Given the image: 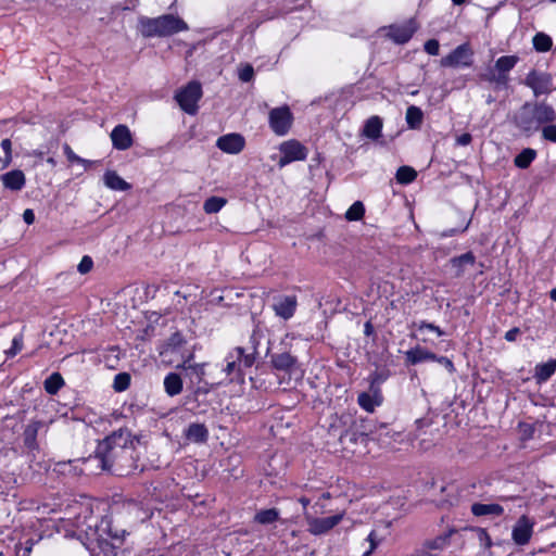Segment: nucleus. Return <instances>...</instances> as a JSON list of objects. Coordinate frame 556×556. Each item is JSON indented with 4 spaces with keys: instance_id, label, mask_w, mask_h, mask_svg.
Listing matches in <instances>:
<instances>
[{
    "instance_id": "7c9ffc66",
    "label": "nucleus",
    "mask_w": 556,
    "mask_h": 556,
    "mask_svg": "<svg viewBox=\"0 0 556 556\" xmlns=\"http://www.w3.org/2000/svg\"><path fill=\"white\" fill-rule=\"evenodd\" d=\"M224 371L229 377L230 382H243L244 376L242 372V366L237 362V359L227 357V365L224 368Z\"/></svg>"
},
{
    "instance_id": "f03ea898",
    "label": "nucleus",
    "mask_w": 556,
    "mask_h": 556,
    "mask_svg": "<svg viewBox=\"0 0 556 556\" xmlns=\"http://www.w3.org/2000/svg\"><path fill=\"white\" fill-rule=\"evenodd\" d=\"M84 460H97L101 470L117 477L128 476L138 468V457L134 450H123L122 452L116 450L114 452L94 451L93 456H89Z\"/></svg>"
},
{
    "instance_id": "a19ab883",
    "label": "nucleus",
    "mask_w": 556,
    "mask_h": 556,
    "mask_svg": "<svg viewBox=\"0 0 556 556\" xmlns=\"http://www.w3.org/2000/svg\"><path fill=\"white\" fill-rule=\"evenodd\" d=\"M130 381H131V376L129 372H126V371L118 372L114 377V381H113L114 391L115 392L126 391L130 386Z\"/></svg>"
},
{
    "instance_id": "4be33fe9",
    "label": "nucleus",
    "mask_w": 556,
    "mask_h": 556,
    "mask_svg": "<svg viewBox=\"0 0 556 556\" xmlns=\"http://www.w3.org/2000/svg\"><path fill=\"white\" fill-rule=\"evenodd\" d=\"M437 354L424 349L421 346H416L408 350L405 353V361L407 364L416 365L425 361H435Z\"/></svg>"
},
{
    "instance_id": "6e6552de",
    "label": "nucleus",
    "mask_w": 556,
    "mask_h": 556,
    "mask_svg": "<svg viewBox=\"0 0 556 556\" xmlns=\"http://www.w3.org/2000/svg\"><path fill=\"white\" fill-rule=\"evenodd\" d=\"M269 127L277 136H285L289 132L293 115L288 105H282L270 110L268 116Z\"/></svg>"
},
{
    "instance_id": "a211bd4d",
    "label": "nucleus",
    "mask_w": 556,
    "mask_h": 556,
    "mask_svg": "<svg viewBox=\"0 0 556 556\" xmlns=\"http://www.w3.org/2000/svg\"><path fill=\"white\" fill-rule=\"evenodd\" d=\"M45 421L42 420H33L28 424L23 431V443L24 446L29 451L39 450V444L37 442L38 431L45 427Z\"/></svg>"
},
{
    "instance_id": "4468645a",
    "label": "nucleus",
    "mask_w": 556,
    "mask_h": 556,
    "mask_svg": "<svg viewBox=\"0 0 556 556\" xmlns=\"http://www.w3.org/2000/svg\"><path fill=\"white\" fill-rule=\"evenodd\" d=\"M245 141L240 134H228L219 137L216 141V147L223 152L229 154H237L244 148Z\"/></svg>"
},
{
    "instance_id": "dca6fc26",
    "label": "nucleus",
    "mask_w": 556,
    "mask_h": 556,
    "mask_svg": "<svg viewBox=\"0 0 556 556\" xmlns=\"http://www.w3.org/2000/svg\"><path fill=\"white\" fill-rule=\"evenodd\" d=\"M111 140L113 148L119 151L129 149L134 143L132 135L128 126L124 124H118L113 128L111 132Z\"/></svg>"
},
{
    "instance_id": "423d86ee",
    "label": "nucleus",
    "mask_w": 556,
    "mask_h": 556,
    "mask_svg": "<svg viewBox=\"0 0 556 556\" xmlns=\"http://www.w3.org/2000/svg\"><path fill=\"white\" fill-rule=\"evenodd\" d=\"M202 98V86L199 81L192 80L179 89L175 100L180 109L187 114L193 115L198 112V102Z\"/></svg>"
},
{
    "instance_id": "f704fd0d",
    "label": "nucleus",
    "mask_w": 556,
    "mask_h": 556,
    "mask_svg": "<svg viewBox=\"0 0 556 556\" xmlns=\"http://www.w3.org/2000/svg\"><path fill=\"white\" fill-rule=\"evenodd\" d=\"M533 49L536 52H547L552 49V37L545 33H536L532 38Z\"/></svg>"
},
{
    "instance_id": "0eeeda50",
    "label": "nucleus",
    "mask_w": 556,
    "mask_h": 556,
    "mask_svg": "<svg viewBox=\"0 0 556 556\" xmlns=\"http://www.w3.org/2000/svg\"><path fill=\"white\" fill-rule=\"evenodd\" d=\"M523 85L532 90L535 98L547 96L553 91V77L549 73L531 70L527 74Z\"/></svg>"
},
{
    "instance_id": "393cba45",
    "label": "nucleus",
    "mask_w": 556,
    "mask_h": 556,
    "mask_svg": "<svg viewBox=\"0 0 556 556\" xmlns=\"http://www.w3.org/2000/svg\"><path fill=\"white\" fill-rule=\"evenodd\" d=\"M462 531L466 533L470 540H477L480 546L484 548H490L492 546V540L485 529L478 527H465Z\"/></svg>"
},
{
    "instance_id": "c9c22d12",
    "label": "nucleus",
    "mask_w": 556,
    "mask_h": 556,
    "mask_svg": "<svg viewBox=\"0 0 556 556\" xmlns=\"http://www.w3.org/2000/svg\"><path fill=\"white\" fill-rule=\"evenodd\" d=\"M193 358V354H190L187 359H185L181 364L177 365V368H182L185 370H190L195 375L198 382L203 381L205 376V364H191L190 361Z\"/></svg>"
},
{
    "instance_id": "6e6d98bb",
    "label": "nucleus",
    "mask_w": 556,
    "mask_h": 556,
    "mask_svg": "<svg viewBox=\"0 0 556 556\" xmlns=\"http://www.w3.org/2000/svg\"><path fill=\"white\" fill-rule=\"evenodd\" d=\"M418 329L419 330L428 329V330L434 331L438 334V337H441L444 334V331L441 330L438 326L427 323V321H420L418 324Z\"/></svg>"
},
{
    "instance_id": "09e8293b",
    "label": "nucleus",
    "mask_w": 556,
    "mask_h": 556,
    "mask_svg": "<svg viewBox=\"0 0 556 556\" xmlns=\"http://www.w3.org/2000/svg\"><path fill=\"white\" fill-rule=\"evenodd\" d=\"M471 218H472V214L470 215L468 220L464 222L460 226L442 231L440 233V237L444 238V237H448V236H455V235L466 231L470 225Z\"/></svg>"
},
{
    "instance_id": "de8ad7c7",
    "label": "nucleus",
    "mask_w": 556,
    "mask_h": 556,
    "mask_svg": "<svg viewBox=\"0 0 556 556\" xmlns=\"http://www.w3.org/2000/svg\"><path fill=\"white\" fill-rule=\"evenodd\" d=\"M227 200L222 197H210L205 200L202 208H223Z\"/></svg>"
},
{
    "instance_id": "2f4dec72",
    "label": "nucleus",
    "mask_w": 556,
    "mask_h": 556,
    "mask_svg": "<svg viewBox=\"0 0 556 556\" xmlns=\"http://www.w3.org/2000/svg\"><path fill=\"white\" fill-rule=\"evenodd\" d=\"M536 157V151L531 148H525L515 156L514 164L520 169L528 168Z\"/></svg>"
},
{
    "instance_id": "5701e85b",
    "label": "nucleus",
    "mask_w": 556,
    "mask_h": 556,
    "mask_svg": "<svg viewBox=\"0 0 556 556\" xmlns=\"http://www.w3.org/2000/svg\"><path fill=\"white\" fill-rule=\"evenodd\" d=\"M382 126V118L374 115L365 122L362 134L368 139L377 140L381 137Z\"/></svg>"
},
{
    "instance_id": "4c0bfd02",
    "label": "nucleus",
    "mask_w": 556,
    "mask_h": 556,
    "mask_svg": "<svg viewBox=\"0 0 556 556\" xmlns=\"http://www.w3.org/2000/svg\"><path fill=\"white\" fill-rule=\"evenodd\" d=\"M417 177V172L410 166L403 165L396 170L395 178L399 184L408 185L413 182Z\"/></svg>"
},
{
    "instance_id": "ddd939ff",
    "label": "nucleus",
    "mask_w": 556,
    "mask_h": 556,
    "mask_svg": "<svg viewBox=\"0 0 556 556\" xmlns=\"http://www.w3.org/2000/svg\"><path fill=\"white\" fill-rule=\"evenodd\" d=\"M343 518V513L329 517L312 518L308 521V531L314 535L327 533L334 528Z\"/></svg>"
},
{
    "instance_id": "79ce46f5",
    "label": "nucleus",
    "mask_w": 556,
    "mask_h": 556,
    "mask_svg": "<svg viewBox=\"0 0 556 556\" xmlns=\"http://www.w3.org/2000/svg\"><path fill=\"white\" fill-rule=\"evenodd\" d=\"M0 146L4 152V156L0 157L1 168H7L12 162V142L9 138H5Z\"/></svg>"
},
{
    "instance_id": "c03bdc74",
    "label": "nucleus",
    "mask_w": 556,
    "mask_h": 556,
    "mask_svg": "<svg viewBox=\"0 0 556 556\" xmlns=\"http://www.w3.org/2000/svg\"><path fill=\"white\" fill-rule=\"evenodd\" d=\"M184 343H186V340L180 331H176L170 334V337L167 339L165 345L167 349H170L173 351L179 349Z\"/></svg>"
},
{
    "instance_id": "7ed1b4c3",
    "label": "nucleus",
    "mask_w": 556,
    "mask_h": 556,
    "mask_svg": "<svg viewBox=\"0 0 556 556\" xmlns=\"http://www.w3.org/2000/svg\"><path fill=\"white\" fill-rule=\"evenodd\" d=\"M143 37H167L187 30V23L173 14H164L159 17H144L140 21Z\"/></svg>"
},
{
    "instance_id": "ea45409f",
    "label": "nucleus",
    "mask_w": 556,
    "mask_h": 556,
    "mask_svg": "<svg viewBox=\"0 0 556 556\" xmlns=\"http://www.w3.org/2000/svg\"><path fill=\"white\" fill-rule=\"evenodd\" d=\"M483 78L485 80H488L489 83L494 84L495 85L494 88L496 90L507 89L508 88V83H509V75L508 74L501 73V72H497V74L490 73L488 75H484Z\"/></svg>"
},
{
    "instance_id": "a18cd8bd",
    "label": "nucleus",
    "mask_w": 556,
    "mask_h": 556,
    "mask_svg": "<svg viewBox=\"0 0 556 556\" xmlns=\"http://www.w3.org/2000/svg\"><path fill=\"white\" fill-rule=\"evenodd\" d=\"M382 536H380L376 530H372L367 536V541L369 542V549H367L363 556H370L382 542Z\"/></svg>"
},
{
    "instance_id": "864d4df0",
    "label": "nucleus",
    "mask_w": 556,
    "mask_h": 556,
    "mask_svg": "<svg viewBox=\"0 0 556 556\" xmlns=\"http://www.w3.org/2000/svg\"><path fill=\"white\" fill-rule=\"evenodd\" d=\"M96 541H97V544H98V547L105 553V555L109 553V552H112L113 548H114V545L109 542L106 539H103L101 535H98L96 538Z\"/></svg>"
},
{
    "instance_id": "cd10ccee",
    "label": "nucleus",
    "mask_w": 556,
    "mask_h": 556,
    "mask_svg": "<svg viewBox=\"0 0 556 556\" xmlns=\"http://www.w3.org/2000/svg\"><path fill=\"white\" fill-rule=\"evenodd\" d=\"M556 371V359L538 364L534 368V379L538 383L547 381Z\"/></svg>"
},
{
    "instance_id": "6ab92c4d",
    "label": "nucleus",
    "mask_w": 556,
    "mask_h": 556,
    "mask_svg": "<svg viewBox=\"0 0 556 556\" xmlns=\"http://www.w3.org/2000/svg\"><path fill=\"white\" fill-rule=\"evenodd\" d=\"M1 181L5 189L18 191L24 188L26 179L21 169H12L1 175Z\"/></svg>"
},
{
    "instance_id": "9d476101",
    "label": "nucleus",
    "mask_w": 556,
    "mask_h": 556,
    "mask_svg": "<svg viewBox=\"0 0 556 556\" xmlns=\"http://www.w3.org/2000/svg\"><path fill=\"white\" fill-rule=\"evenodd\" d=\"M472 52L467 43L456 47L451 53L441 59V65L444 67H468L472 64Z\"/></svg>"
},
{
    "instance_id": "8fccbe9b",
    "label": "nucleus",
    "mask_w": 556,
    "mask_h": 556,
    "mask_svg": "<svg viewBox=\"0 0 556 556\" xmlns=\"http://www.w3.org/2000/svg\"><path fill=\"white\" fill-rule=\"evenodd\" d=\"M254 77V68L252 65L247 64L239 71V79L243 83H249Z\"/></svg>"
},
{
    "instance_id": "c85d7f7f",
    "label": "nucleus",
    "mask_w": 556,
    "mask_h": 556,
    "mask_svg": "<svg viewBox=\"0 0 556 556\" xmlns=\"http://www.w3.org/2000/svg\"><path fill=\"white\" fill-rule=\"evenodd\" d=\"M182 379L176 372H169L164 378V389L167 395L175 396L182 391Z\"/></svg>"
},
{
    "instance_id": "5fc2aeb1",
    "label": "nucleus",
    "mask_w": 556,
    "mask_h": 556,
    "mask_svg": "<svg viewBox=\"0 0 556 556\" xmlns=\"http://www.w3.org/2000/svg\"><path fill=\"white\" fill-rule=\"evenodd\" d=\"M366 211H345L344 218L349 222L361 220Z\"/></svg>"
},
{
    "instance_id": "774afa93",
    "label": "nucleus",
    "mask_w": 556,
    "mask_h": 556,
    "mask_svg": "<svg viewBox=\"0 0 556 556\" xmlns=\"http://www.w3.org/2000/svg\"><path fill=\"white\" fill-rule=\"evenodd\" d=\"M416 426H417V429H421V428H425V427H428L430 426L431 424V420L428 419V418H418L416 421H415Z\"/></svg>"
},
{
    "instance_id": "a878e982",
    "label": "nucleus",
    "mask_w": 556,
    "mask_h": 556,
    "mask_svg": "<svg viewBox=\"0 0 556 556\" xmlns=\"http://www.w3.org/2000/svg\"><path fill=\"white\" fill-rule=\"evenodd\" d=\"M104 185L116 191H126L131 188L130 184L124 180L115 170H108L103 175Z\"/></svg>"
},
{
    "instance_id": "f3484780",
    "label": "nucleus",
    "mask_w": 556,
    "mask_h": 556,
    "mask_svg": "<svg viewBox=\"0 0 556 556\" xmlns=\"http://www.w3.org/2000/svg\"><path fill=\"white\" fill-rule=\"evenodd\" d=\"M251 342H252V351L251 352L248 353L244 348L237 346L233 349L232 352L229 353L228 358L237 359V362L245 368L252 367L255 363L256 354H257V349H256L257 342L255 341V338L253 336L251 337Z\"/></svg>"
},
{
    "instance_id": "b1692460",
    "label": "nucleus",
    "mask_w": 556,
    "mask_h": 556,
    "mask_svg": "<svg viewBox=\"0 0 556 556\" xmlns=\"http://www.w3.org/2000/svg\"><path fill=\"white\" fill-rule=\"evenodd\" d=\"M457 532L458 530L456 528H450L446 532L435 536L433 540H428L425 543L428 548L438 554L450 544L452 535Z\"/></svg>"
},
{
    "instance_id": "9b49d317",
    "label": "nucleus",
    "mask_w": 556,
    "mask_h": 556,
    "mask_svg": "<svg viewBox=\"0 0 556 556\" xmlns=\"http://www.w3.org/2000/svg\"><path fill=\"white\" fill-rule=\"evenodd\" d=\"M387 37L396 45H404L410 40L417 26L414 20H408L403 24H392L387 27Z\"/></svg>"
},
{
    "instance_id": "c756f323",
    "label": "nucleus",
    "mask_w": 556,
    "mask_h": 556,
    "mask_svg": "<svg viewBox=\"0 0 556 556\" xmlns=\"http://www.w3.org/2000/svg\"><path fill=\"white\" fill-rule=\"evenodd\" d=\"M405 121L409 129H419L424 121V112L419 106L409 105L406 110Z\"/></svg>"
},
{
    "instance_id": "37998d69",
    "label": "nucleus",
    "mask_w": 556,
    "mask_h": 556,
    "mask_svg": "<svg viewBox=\"0 0 556 556\" xmlns=\"http://www.w3.org/2000/svg\"><path fill=\"white\" fill-rule=\"evenodd\" d=\"M63 151H64V154L65 156L67 157L68 162L71 163H78V164H81L84 165L85 168H87L91 162L88 161V160H85L80 156H78L73 150L72 148L70 147V144L65 143L63 146Z\"/></svg>"
},
{
    "instance_id": "1a4fd4ad",
    "label": "nucleus",
    "mask_w": 556,
    "mask_h": 556,
    "mask_svg": "<svg viewBox=\"0 0 556 556\" xmlns=\"http://www.w3.org/2000/svg\"><path fill=\"white\" fill-rule=\"evenodd\" d=\"M279 151L281 153V157L278 161L279 167H285L292 162L303 161L307 157L306 147L295 139L280 143Z\"/></svg>"
},
{
    "instance_id": "680f3d73",
    "label": "nucleus",
    "mask_w": 556,
    "mask_h": 556,
    "mask_svg": "<svg viewBox=\"0 0 556 556\" xmlns=\"http://www.w3.org/2000/svg\"><path fill=\"white\" fill-rule=\"evenodd\" d=\"M520 333V329L518 327H514L505 333V340H507L508 342H513Z\"/></svg>"
},
{
    "instance_id": "bf43d9fd",
    "label": "nucleus",
    "mask_w": 556,
    "mask_h": 556,
    "mask_svg": "<svg viewBox=\"0 0 556 556\" xmlns=\"http://www.w3.org/2000/svg\"><path fill=\"white\" fill-rule=\"evenodd\" d=\"M22 346H23L22 341L17 338H14L13 342H12V348L7 352L8 355H10V356L16 355L22 350Z\"/></svg>"
},
{
    "instance_id": "72a5a7b5",
    "label": "nucleus",
    "mask_w": 556,
    "mask_h": 556,
    "mask_svg": "<svg viewBox=\"0 0 556 556\" xmlns=\"http://www.w3.org/2000/svg\"><path fill=\"white\" fill-rule=\"evenodd\" d=\"M280 513L277 508L261 509L254 516V521L260 525H271L279 519Z\"/></svg>"
},
{
    "instance_id": "052dcab7",
    "label": "nucleus",
    "mask_w": 556,
    "mask_h": 556,
    "mask_svg": "<svg viewBox=\"0 0 556 556\" xmlns=\"http://www.w3.org/2000/svg\"><path fill=\"white\" fill-rule=\"evenodd\" d=\"M321 162V154L316 152L315 156L311 159V163L308 165L311 173H314L316 168L319 167Z\"/></svg>"
},
{
    "instance_id": "473e14b6",
    "label": "nucleus",
    "mask_w": 556,
    "mask_h": 556,
    "mask_svg": "<svg viewBox=\"0 0 556 556\" xmlns=\"http://www.w3.org/2000/svg\"><path fill=\"white\" fill-rule=\"evenodd\" d=\"M64 384L65 382L62 375L60 372H53L45 380L43 388L48 394L55 395Z\"/></svg>"
},
{
    "instance_id": "0e129e2a",
    "label": "nucleus",
    "mask_w": 556,
    "mask_h": 556,
    "mask_svg": "<svg viewBox=\"0 0 556 556\" xmlns=\"http://www.w3.org/2000/svg\"><path fill=\"white\" fill-rule=\"evenodd\" d=\"M519 426L522 429L523 435L526 438H531L532 437L534 429H533V427L531 425L521 422Z\"/></svg>"
},
{
    "instance_id": "13d9d810",
    "label": "nucleus",
    "mask_w": 556,
    "mask_h": 556,
    "mask_svg": "<svg viewBox=\"0 0 556 556\" xmlns=\"http://www.w3.org/2000/svg\"><path fill=\"white\" fill-rule=\"evenodd\" d=\"M472 141V136L469 132H464L460 136L456 137L457 146H468Z\"/></svg>"
},
{
    "instance_id": "69168bd1",
    "label": "nucleus",
    "mask_w": 556,
    "mask_h": 556,
    "mask_svg": "<svg viewBox=\"0 0 556 556\" xmlns=\"http://www.w3.org/2000/svg\"><path fill=\"white\" fill-rule=\"evenodd\" d=\"M364 333L366 337L375 336V328L370 320L366 321L364 325Z\"/></svg>"
},
{
    "instance_id": "58836bf2",
    "label": "nucleus",
    "mask_w": 556,
    "mask_h": 556,
    "mask_svg": "<svg viewBox=\"0 0 556 556\" xmlns=\"http://www.w3.org/2000/svg\"><path fill=\"white\" fill-rule=\"evenodd\" d=\"M475 262H476V256L473 255V253L471 251L466 252L459 256H455L450 260V263L452 264V266L458 268L457 276H459L463 273V267L465 265H473Z\"/></svg>"
},
{
    "instance_id": "49530a36",
    "label": "nucleus",
    "mask_w": 556,
    "mask_h": 556,
    "mask_svg": "<svg viewBox=\"0 0 556 556\" xmlns=\"http://www.w3.org/2000/svg\"><path fill=\"white\" fill-rule=\"evenodd\" d=\"M358 404L365 410L374 412V408H375V405H377V402L370 394L363 392L358 395Z\"/></svg>"
},
{
    "instance_id": "bb28decb",
    "label": "nucleus",
    "mask_w": 556,
    "mask_h": 556,
    "mask_svg": "<svg viewBox=\"0 0 556 556\" xmlns=\"http://www.w3.org/2000/svg\"><path fill=\"white\" fill-rule=\"evenodd\" d=\"M471 513L476 517L482 516H502L504 513V508L500 504H482V503H473L471 505Z\"/></svg>"
},
{
    "instance_id": "2eb2a0df",
    "label": "nucleus",
    "mask_w": 556,
    "mask_h": 556,
    "mask_svg": "<svg viewBox=\"0 0 556 556\" xmlns=\"http://www.w3.org/2000/svg\"><path fill=\"white\" fill-rule=\"evenodd\" d=\"M533 522L522 515L513 528V540L517 545L527 544L532 535Z\"/></svg>"
},
{
    "instance_id": "603ef678",
    "label": "nucleus",
    "mask_w": 556,
    "mask_h": 556,
    "mask_svg": "<svg viewBox=\"0 0 556 556\" xmlns=\"http://www.w3.org/2000/svg\"><path fill=\"white\" fill-rule=\"evenodd\" d=\"M93 266V261L90 256L88 255H85L80 263L78 264L77 266V270L80 273V274H87L91 270Z\"/></svg>"
},
{
    "instance_id": "39448f33",
    "label": "nucleus",
    "mask_w": 556,
    "mask_h": 556,
    "mask_svg": "<svg viewBox=\"0 0 556 556\" xmlns=\"http://www.w3.org/2000/svg\"><path fill=\"white\" fill-rule=\"evenodd\" d=\"M135 440L139 442L137 437H132L130 430L127 428H119L106 435L103 440L98 442L96 451H110L122 452L123 450H136Z\"/></svg>"
},
{
    "instance_id": "4d7b16f0",
    "label": "nucleus",
    "mask_w": 556,
    "mask_h": 556,
    "mask_svg": "<svg viewBox=\"0 0 556 556\" xmlns=\"http://www.w3.org/2000/svg\"><path fill=\"white\" fill-rule=\"evenodd\" d=\"M438 363L442 364L450 374H454L455 372V367H454V364L453 362L446 357V356H438L437 355V359H435Z\"/></svg>"
},
{
    "instance_id": "3c124183",
    "label": "nucleus",
    "mask_w": 556,
    "mask_h": 556,
    "mask_svg": "<svg viewBox=\"0 0 556 556\" xmlns=\"http://www.w3.org/2000/svg\"><path fill=\"white\" fill-rule=\"evenodd\" d=\"M424 49L430 55H438L440 52V43L437 39H429L425 42Z\"/></svg>"
},
{
    "instance_id": "338daca9",
    "label": "nucleus",
    "mask_w": 556,
    "mask_h": 556,
    "mask_svg": "<svg viewBox=\"0 0 556 556\" xmlns=\"http://www.w3.org/2000/svg\"><path fill=\"white\" fill-rule=\"evenodd\" d=\"M23 219L27 225H30L35 220L34 211H24Z\"/></svg>"
},
{
    "instance_id": "e2e57ef3",
    "label": "nucleus",
    "mask_w": 556,
    "mask_h": 556,
    "mask_svg": "<svg viewBox=\"0 0 556 556\" xmlns=\"http://www.w3.org/2000/svg\"><path fill=\"white\" fill-rule=\"evenodd\" d=\"M413 556H437V553H433L430 548H428L425 543L421 548L417 549Z\"/></svg>"
},
{
    "instance_id": "e433bc0d",
    "label": "nucleus",
    "mask_w": 556,
    "mask_h": 556,
    "mask_svg": "<svg viewBox=\"0 0 556 556\" xmlns=\"http://www.w3.org/2000/svg\"><path fill=\"white\" fill-rule=\"evenodd\" d=\"M518 62V55H503L495 61L494 67L497 72L508 74Z\"/></svg>"
},
{
    "instance_id": "f8f14e48",
    "label": "nucleus",
    "mask_w": 556,
    "mask_h": 556,
    "mask_svg": "<svg viewBox=\"0 0 556 556\" xmlns=\"http://www.w3.org/2000/svg\"><path fill=\"white\" fill-rule=\"evenodd\" d=\"M270 364L274 369L291 374L298 368V358L290 352H275L270 354Z\"/></svg>"
},
{
    "instance_id": "aec40b11",
    "label": "nucleus",
    "mask_w": 556,
    "mask_h": 556,
    "mask_svg": "<svg viewBox=\"0 0 556 556\" xmlns=\"http://www.w3.org/2000/svg\"><path fill=\"white\" fill-rule=\"evenodd\" d=\"M296 308L295 296H283L275 305L274 309L276 315L283 319H289L293 316Z\"/></svg>"
},
{
    "instance_id": "412c9836",
    "label": "nucleus",
    "mask_w": 556,
    "mask_h": 556,
    "mask_svg": "<svg viewBox=\"0 0 556 556\" xmlns=\"http://www.w3.org/2000/svg\"><path fill=\"white\" fill-rule=\"evenodd\" d=\"M185 437L194 443H205L208 440V429L204 424L192 422L185 430Z\"/></svg>"
},
{
    "instance_id": "f257e3e1",
    "label": "nucleus",
    "mask_w": 556,
    "mask_h": 556,
    "mask_svg": "<svg viewBox=\"0 0 556 556\" xmlns=\"http://www.w3.org/2000/svg\"><path fill=\"white\" fill-rule=\"evenodd\" d=\"M556 111L545 100L525 102L514 114L513 123L523 135L541 132V139L556 144Z\"/></svg>"
},
{
    "instance_id": "20e7f679",
    "label": "nucleus",
    "mask_w": 556,
    "mask_h": 556,
    "mask_svg": "<svg viewBox=\"0 0 556 556\" xmlns=\"http://www.w3.org/2000/svg\"><path fill=\"white\" fill-rule=\"evenodd\" d=\"M372 432L370 420L355 419L340 433L339 441L344 450L355 453L357 445L367 444L369 434Z\"/></svg>"
}]
</instances>
